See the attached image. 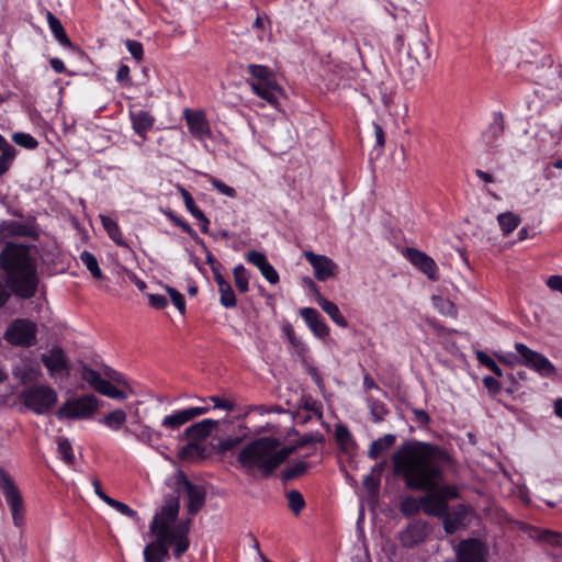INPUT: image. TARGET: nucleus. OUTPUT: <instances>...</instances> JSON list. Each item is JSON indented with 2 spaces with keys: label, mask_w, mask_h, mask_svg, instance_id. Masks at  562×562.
<instances>
[{
  "label": "nucleus",
  "mask_w": 562,
  "mask_h": 562,
  "mask_svg": "<svg viewBox=\"0 0 562 562\" xmlns=\"http://www.w3.org/2000/svg\"><path fill=\"white\" fill-rule=\"evenodd\" d=\"M394 473L414 491H434L442 480L440 450L430 443L411 441L401 445L392 456Z\"/></svg>",
  "instance_id": "obj_1"
},
{
  "label": "nucleus",
  "mask_w": 562,
  "mask_h": 562,
  "mask_svg": "<svg viewBox=\"0 0 562 562\" xmlns=\"http://www.w3.org/2000/svg\"><path fill=\"white\" fill-rule=\"evenodd\" d=\"M179 508V499L171 496L155 514L149 525V533L154 540L144 548V562H166L170 557V548L176 559H180L188 551L191 520H178Z\"/></svg>",
  "instance_id": "obj_2"
},
{
  "label": "nucleus",
  "mask_w": 562,
  "mask_h": 562,
  "mask_svg": "<svg viewBox=\"0 0 562 562\" xmlns=\"http://www.w3.org/2000/svg\"><path fill=\"white\" fill-rule=\"evenodd\" d=\"M29 245L8 241L0 255V265L7 273V284L21 297H32L37 289L36 262Z\"/></svg>",
  "instance_id": "obj_3"
},
{
  "label": "nucleus",
  "mask_w": 562,
  "mask_h": 562,
  "mask_svg": "<svg viewBox=\"0 0 562 562\" xmlns=\"http://www.w3.org/2000/svg\"><path fill=\"white\" fill-rule=\"evenodd\" d=\"M293 450L292 447L282 446L277 438L260 437L240 449L237 462L249 475L259 473L262 477H269Z\"/></svg>",
  "instance_id": "obj_4"
},
{
  "label": "nucleus",
  "mask_w": 562,
  "mask_h": 562,
  "mask_svg": "<svg viewBox=\"0 0 562 562\" xmlns=\"http://www.w3.org/2000/svg\"><path fill=\"white\" fill-rule=\"evenodd\" d=\"M100 408V400L93 394H86L66 400L56 416L58 419H90Z\"/></svg>",
  "instance_id": "obj_5"
},
{
  "label": "nucleus",
  "mask_w": 562,
  "mask_h": 562,
  "mask_svg": "<svg viewBox=\"0 0 562 562\" xmlns=\"http://www.w3.org/2000/svg\"><path fill=\"white\" fill-rule=\"evenodd\" d=\"M23 404L36 414H45L58 400L57 392L48 385H33L21 392Z\"/></svg>",
  "instance_id": "obj_6"
},
{
  "label": "nucleus",
  "mask_w": 562,
  "mask_h": 562,
  "mask_svg": "<svg viewBox=\"0 0 562 562\" xmlns=\"http://www.w3.org/2000/svg\"><path fill=\"white\" fill-rule=\"evenodd\" d=\"M0 487L10 508L14 526L22 527L25 524L24 501L19 487L4 471L0 473Z\"/></svg>",
  "instance_id": "obj_7"
},
{
  "label": "nucleus",
  "mask_w": 562,
  "mask_h": 562,
  "mask_svg": "<svg viewBox=\"0 0 562 562\" xmlns=\"http://www.w3.org/2000/svg\"><path fill=\"white\" fill-rule=\"evenodd\" d=\"M37 326L25 318L14 319L4 333V339L12 346L32 347L36 344Z\"/></svg>",
  "instance_id": "obj_8"
},
{
  "label": "nucleus",
  "mask_w": 562,
  "mask_h": 562,
  "mask_svg": "<svg viewBox=\"0 0 562 562\" xmlns=\"http://www.w3.org/2000/svg\"><path fill=\"white\" fill-rule=\"evenodd\" d=\"M515 349L520 357L519 362L521 364L535 370L542 376L555 374L554 366L542 353L531 350L522 342H516Z\"/></svg>",
  "instance_id": "obj_9"
},
{
  "label": "nucleus",
  "mask_w": 562,
  "mask_h": 562,
  "mask_svg": "<svg viewBox=\"0 0 562 562\" xmlns=\"http://www.w3.org/2000/svg\"><path fill=\"white\" fill-rule=\"evenodd\" d=\"M41 361L47 369L48 375L53 379H66L70 374L68 357L58 346H55L47 352L42 353Z\"/></svg>",
  "instance_id": "obj_10"
},
{
  "label": "nucleus",
  "mask_w": 562,
  "mask_h": 562,
  "mask_svg": "<svg viewBox=\"0 0 562 562\" xmlns=\"http://www.w3.org/2000/svg\"><path fill=\"white\" fill-rule=\"evenodd\" d=\"M178 484L179 490H181L187 496L188 514L192 516L196 515L205 505V487L203 485L193 484L186 477H183L182 481L179 482Z\"/></svg>",
  "instance_id": "obj_11"
},
{
  "label": "nucleus",
  "mask_w": 562,
  "mask_h": 562,
  "mask_svg": "<svg viewBox=\"0 0 562 562\" xmlns=\"http://www.w3.org/2000/svg\"><path fill=\"white\" fill-rule=\"evenodd\" d=\"M303 256L313 267L314 276L318 281H326L338 273V266L329 257L316 255L311 250H305Z\"/></svg>",
  "instance_id": "obj_12"
},
{
  "label": "nucleus",
  "mask_w": 562,
  "mask_h": 562,
  "mask_svg": "<svg viewBox=\"0 0 562 562\" xmlns=\"http://www.w3.org/2000/svg\"><path fill=\"white\" fill-rule=\"evenodd\" d=\"M521 75L527 80L535 83L552 88V80L550 76L555 74V69L552 66H544L537 63L525 61L519 65Z\"/></svg>",
  "instance_id": "obj_13"
},
{
  "label": "nucleus",
  "mask_w": 562,
  "mask_h": 562,
  "mask_svg": "<svg viewBox=\"0 0 562 562\" xmlns=\"http://www.w3.org/2000/svg\"><path fill=\"white\" fill-rule=\"evenodd\" d=\"M458 562H487L484 544L477 539H467L457 549Z\"/></svg>",
  "instance_id": "obj_14"
},
{
  "label": "nucleus",
  "mask_w": 562,
  "mask_h": 562,
  "mask_svg": "<svg viewBox=\"0 0 562 562\" xmlns=\"http://www.w3.org/2000/svg\"><path fill=\"white\" fill-rule=\"evenodd\" d=\"M183 117L193 137L205 139L211 136L210 124L203 111L186 109L183 111Z\"/></svg>",
  "instance_id": "obj_15"
},
{
  "label": "nucleus",
  "mask_w": 562,
  "mask_h": 562,
  "mask_svg": "<svg viewBox=\"0 0 562 562\" xmlns=\"http://www.w3.org/2000/svg\"><path fill=\"white\" fill-rule=\"evenodd\" d=\"M404 256L414 267L418 268L430 280L437 279V265L435 260L431 257H429L426 252L420 251L416 248H406Z\"/></svg>",
  "instance_id": "obj_16"
},
{
  "label": "nucleus",
  "mask_w": 562,
  "mask_h": 562,
  "mask_svg": "<svg viewBox=\"0 0 562 562\" xmlns=\"http://www.w3.org/2000/svg\"><path fill=\"white\" fill-rule=\"evenodd\" d=\"M505 131V119L502 112H494L492 121L487 128L483 132L482 137L484 143L490 148H496L499 146V140L503 137Z\"/></svg>",
  "instance_id": "obj_17"
},
{
  "label": "nucleus",
  "mask_w": 562,
  "mask_h": 562,
  "mask_svg": "<svg viewBox=\"0 0 562 562\" xmlns=\"http://www.w3.org/2000/svg\"><path fill=\"white\" fill-rule=\"evenodd\" d=\"M468 508L463 504H459L447 509L443 518V529L447 533H454L458 529L467 525Z\"/></svg>",
  "instance_id": "obj_18"
},
{
  "label": "nucleus",
  "mask_w": 562,
  "mask_h": 562,
  "mask_svg": "<svg viewBox=\"0 0 562 562\" xmlns=\"http://www.w3.org/2000/svg\"><path fill=\"white\" fill-rule=\"evenodd\" d=\"M12 374L22 384L35 382L42 374L38 364L31 359L24 358L12 369Z\"/></svg>",
  "instance_id": "obj_19"
},
{
  "label": "nucleus",
  "mask_w": 562,
  "mask_h": 562,
  "mask_svg": "<svg viewBox=\"0 0 562 562\" xmlns=\"http://www.w3.org/2000/svg\"><path fill=\"white\" fill-rule=\"evenodd\" d=\"M300 315L315 336L325 338L329 335V327L315 308L303 307L300 310Z\"/></svg>",
  "instance_id": "obj_20"
},
{
  "label": "nucleus",
  "mask_w": 562,
  "mask_h": 562,
  "mask_svg": "<svg viewBox=\"0 0 562 562\" xmlns=\"http://www.w3.org/2000/svg\"><path fill=\"white\" fill-rule=\"evenodd\" d=\"M213 277L218 286L220 303L226 308H234L237 305V299L231 283L224 278L218 267L213 268Z\"/></svg>",
  "instance_id": "obj_21"
},
{
  "label": "nucleus",
  "mask_w": 562,
  "mask_h": 562,
  "mask_svg": "<svg viewBox=\"0 0 562 562\" xmlns=\"http://www.w3.org/2000/svg\"><path fill=\"white\" fill-rule=\"evenodd\" d=\"M130 119L132 127L143 142L147 138V133L153 128L155 124V117L145 110L130 111Z\"/></svg>",
  "instance_id": "obj_22"
},
{
  "label": "nucleus",
  "mask_w": 562,
  "mask_h": 562,
  "mask_svg": "<svg viewBox=\"0 0 562 562\" xmlns=\"http://www.w3.org/2000/svg\"><path fill=\"white\" fill-rule=\"evenodd\" d=\"M249 86L256 95L265 100L272 108H278L280 89L273 80L267 82H249Z\"/></svg>",
  "instance_id": "obj_23"
},
{
  "label": "nucleus",
  "mask_w": 562,
  "mask_h": 562,
  "mask_svg": "<svg viewBox=\"0 0 562 562\" xmlns=\"http://www.w3.org/2000/svg\"><path fill=\"white\" fill-rule=\"evenodd\" d=\"M422 509L429 516L442 518L447 514L448 503L441 495L429 493L420 497Z\"/></svg>",
  "instance_id": "obj_24"
},
{
  "label": "nucleus",
  "mask_w": 562,
  "mask_h": 562,
  "mask_svg": "<svg viewBox=\"0 0 562 562\" xmlns=\"http://www.w3.org/2000/svg\"><path fill=\"white\" fill-rule=\"evenodd\" d=\"M217 426L218 420L206 418L189 426L184 430V436L189 440L198 443L199 441L206 439Z\"/></svg>",
  "instance_id": "obj_25"
},
{
  "label": "nucleus",
  "mask_w": 562,
  "mask_h": 562,
  "mask_svg": "<svg viewBox=\"0 0 562 562\" xmlns=\"http://www.w3.org/2000/svg\"><path fill=\"white\" fill-rule=\"evenodd\" d=\"M179 192L183 199V202H184V205H186V209L188 210V212L195 218L200 222V226H201V232L203 234H207L209 233V225H210V220L205 216V214L203 213V211L195 204V201L193 199V196L191 195V193L186 190L184 188L180 187L179 188Z\"/></svg>",
  "instance_id": "obj_26"
},
{
  "label": "nucleus",
  "mask_w": 562,
  "mask_h": 562,
  "mask_svg": "<svg viewBox=\"0 0 562 562\" xmlns=\"http://www.w3.org/2000/svg\"><path fill=\"white\" fill-rule=\"evenodd\" d=\"M316 302L335 324L342 328H346L348 326V322L345 318V316L340 313V310L337 306V304L324 297L318 291L316 292Z\"/></svg>",
  "instance_id": "obj_27"
},
{
  "label": "nucleus",
  "mask_w": 562,
  "mask_h": 562,
  "mask_svg": "<svg viewBox=\"0 0 562 562\" xmlns=\"http://www.w3.org/2000/svg\"><path fill=\"white\" fill-rule=\"evenodd\" d=\"M31 227L18 221H5L0 224V241L14 236H29Z\"/></svg>",
  "instance_id": "obj_28"
},
{
  "label": "nucleus",
  "mask_w": 562,
  "mask_h": 562,
  "mask_svg": "<svg viewBox=\"0 0 562 562\" xmlns=\"http://www.w3.org/2000/svg\"><path fill=\"white\" fill-rule=\"evenodd\" d=\"M425 538V528L419 524L409 525L402 531L400 540L403 547L413 548L423 542Z\"/></svg>",
  "instance_id": "obj_29"
},
{
  "label": "nucleus",
  "mask_w": 562,
  "mask_h": 562,
  "mask_svg": "<svg viewBox=\"0 0 562 562\" xmlns=\"http://www.w3.org/2000/svg\"><path fill=\"white\" fill-rule=\"evenodd\" d=\"M396 437L392 434H386L383 437L372 441L368 450V457L376 460L384 452H386L395 443Z\"/></svg>",
  "instance_id": "obj_30"
},
{
  "label": "nucleus",
  "mask_w": 562,
  "mask_h": 562,
  "mask_svg": "<svg viewBox=\"0 0 562 562\" xmlns=\"http://www.w3.org/2000/svg\"><path fill=\"white\" fill-rule=\"evenodd\" d=\"M46 19L49 26L50 32L54 34L56 41L65 46V47H72V43L70 42L69 37L67 36V33L61 25L60 21L50 12L46 11Z\"/></svg>",
  "instance_id": "obj_31"
},
{
  "label": "nucleus",
  "mask_w": 562,
  "mask_h": 562,
  "mask_svg": "<svg viewBox=\"0 0 562 562\" xmlns=\"http://www.w3.org/2000/svg\"><path fill=\"white\" fill-rule=\"evenodd\" d=\"M190 420H192V414H189L188 409L184 408L165 416L161 420V426L170 430H177Z\"/></svg>",
  "instance_id": "obj_32"
},
{
  "label": "nucleus",
  "mask_w": 562,
  "mask_h": 562,
  "mask_svg": "<svg viewBox=\"0 0 562 562\" xmlns=\"http://www.w3.org/2000/svg\"><path fill=\"white\" fill-rule=\"evenodd\" d=\"M101 223L106 231L109 237L117 245L122 247H127V244L125 243L123 238V234L121 232V228L117 224V222L109 216L101 215Z\"/></svg>",
  "instance_id": "obj_33"
},
{
  "label": "nucleus",
  "mask_w": 562,
  "mask_h": 562,
  "mask_svg": "<svg viewBox=\"0 0 562 562\" xmlns=\"http://www.w3.org/2000/svg\"><path fill=\"white\" fill-rule=\"evenodd\" d=\"M100 386L101 387H99L98 391L100 394L117 401L126 400L132 393V390H126L124 387L119 389L108 380H105Z\"/></svg>",
  "instance_id": "obj_34"
},
{
  "label": "nucleus",
  "mask_w": 562,
  "mask_h": 562,
  "mask_svg": "<svg viewBox=\"0 0 562 562\" xmlns=\"http://www.w3.org/2000/svg\"><path fill=\"white\" fill-rule=\"evenodd\" d=\"M498 225L504 235H509L520 224V217L513 212H504L497 215Z\"/></svg>",
  "instance_id": "obj_35"
},
{
  "label": "nucleus",
  "mask_w": 562,
  "mask_h": 562,
  "mask_svg": "<svg viewBox=\"0 0 562 562\" xmlns=\"http://www.w3.org/2000/svg\"><path fill=\"white\" fill-rule=\"evenodd\" d=\"M102 501L108 504L110 507L119 512L121 515L130 517L135 521H139V516L137 512L132 509L127 504L116 501L109 495H102Z\"/></svg>",
  "instance_id": "obj_36"
},
{
  "label": "nucleus",
  "mask_w": 562,
  "mask_h": 562,
  "mask_svg": "<svg viewBox=\"0 0 562 562\" xmlns=\"http://www.w3.org/2000/svg\"><path fill=\"white\" fill-rule=\"evenodd\" d=\"M288 507L295 515L299 516L305 507V499L302 493L297 490H291L285 493Z\"/></svg>",
  "instance_id": "obj_37"
},
{
  "label": "nucleus",
  "mask_w": 562,
  "mask_h": 562,
  "mask_svg": "<svg viewBox=\"0 0 562 562\" xmlns=\"http://www.w3.org/2000/svg\"><path fill=\"white\" fill-rule=\"evenodd\" d=\"M167 217L187 233L196 244L204 246V241L199 237L196 232L190 226L188 222L176 215L172 211L165 212Z\"/></svg>",
  "instance_id": "obj_38"
},
{
  "label": "nucleus",
  "mask_w": 562,
  "mask_h": 562,
  "mask_svg": "<svg viewBox=\"0 0 562 562\" xmlns=\"http://www.w3.org/2000/svg\"><path fill=\"white\" fill-rule=\"evenodd\" d=\"M81 379L86 381L93 390L99 391L100 385L104 383L105 379H103L100 372L90 368L89 366H82L81 369Z\"/></svg>",
  "instance_id": "obj_39"
},
{
  "label": "nucleus",
  "mask_w": 562,
  "mask_h": 562,
  "mask_svg": "<svg viewBox=\"0 0 562 562\" xmlns=\"http://www.w3.org/2000/svg\"><path fill=\"white\" fill-rule=\"evenodd\" d=\"M234 281L237 290L245 293L249 290V273L243 265H237L233 270Z\"/></svg>",
  "instance_id": "obj_40"
},
{
  "label": "nucleus",
  "mask_w": 562,
  "mask_h": 562,
  "mask_svg": "<svg viewBox=\"0 0 562 562\" xmlns=\"http://www.w3.org/2000/svg\"><path fill=\"white\" fill-rule=\"evenodd\" d=\"M125 422L126 413L123 409H115L102 419V423L112 430H119Z\"/></svg>",
  "instance_id": "obj_41"
},
{
  "label": "nucleus",
  "mask_w": 562,
  "mask_h": 562,
  "mask_svg": "<svg viewBox=\"0 0 562 562\" xmlns=\"http://www.w3.org/2000/svg\"><path fill=\"white\" fill-rule=\"evenodd\" d=\"M308 469V464L307 462L305 461H296L290 465H288L283 471H282V480L288 482V481H291L295 477H299L301 475H303Z\"/></svg>",
  "instance_id": "obj_42"
},
{
  "label": "nucleus",
  "mask_w": 562,
  "mask_h": 562,
  "mask_svg": "<svg viewBox=\"0 0 562 562\" xmlns=\"http://www.w3.org/2000/svg\"><path fill=\"white\" fill-rule=\"evenodd\" d=\"M80 260L86 266V268L90 271L91 276L94 279H101L103 277L102 271L99 267L98 260L95 256L90 251H82L80 254Z\"/></svg>",
  "instance_id": "obj_43"
},
{
  "label": "nucleus",
  "mask_w": 562,
  "mask_h": 562,
  "mask_svg": "<svg viewBox=\"0 0 562 562\" xmlns=\"http://www.w3.org/2000/svg\"><path fill=\"white\" fill-rule=\"evenodd\" d=\"M57 450H58L60 459L63 461H65L67 464H72L75 462V454L72 451V447L67 438H65V437L57 438Z\"/></svg>",
  "instance_id": "obj_44"
},
{
  "label": "nucleus",
  "mask_w": 562,
  "mask_h": 562,
  "mask_svg": "<svg viewBox=\"0 0 562 562\" xmlns=\"http://www.w3.org/2000/svg\"><path fill=\"white\" fill-rule=\"evenodd\" d=\"M135 438L140 442L153 446L160 440L161 434L145 425L139 432L135 434Z\"/></svg>",
  "instance_id": "obj_45"
},
{
  "label": "nucleus",
  "mask_w": 562,
  "mask_h": 562,
  "mask_svg": "<svg viewBox=\"0 0 562 562\" xmlns=\"http://www.w3.org/2000/svg\"><path fill=\"white\" fill-rule=\"evenodd\" d=\"M475 358H476V360L479 361L480 364L486 367L495 375H497V376H502L503 375V370L499 368V366L495 362V360L492 357H490L483 350H476L475 351Z\"/></svg>",
  "instance_id": "obj_46"
},
{
  "label": "nucleus",
  "mask_w": 562,
  "mask_h": 562,
  "mask_svg": "<svg viewBox=\"0 0 562 562\" xmlns=\"http://www.w3.org/2000/svg\"><path fill=\"white\" fill-rule=\"evenodd\" d=\"M204 449L196 442L190 441L184 447L181 448L179 456L184 460H193L195 458L203 457Z\"/></svg>",
  "instance_id": "obj_47"
},
{
  "label": "nucleus",
  "mask_w": 562,
  "mask_h": 562,
  "mask_svg": "<svg viewBox=\"0 0 562 562\" xmlns=\"http://www.w3.org/2000/svg\"><path fill=\"white\" fill-rule=\"evenodd\" d=\"M248 74H250L255 79H257L256 82H267L272 80V72L267 66L249 65Z\"/></svg>",
  "instance_id": "obj_48"
},
{
  "label": "nucleus",
  "mask_w": 562,
  "mask_h": 562,
  "mask_svg": "<svg viewBox=\"0 0 562 562\" xmlns=\"http://www.w3.org/2000/svg\"><path fill=\"white\" fill-rule=\"evenodd\" d=\"M13 140L19 146L27 149H34L38 145V142L35 139V137L27 133H15L13 135Z\"/></svg>",
  "instance_id": "obj_49"
},
{
  "label": "nucleus",
  "mask_w": 562,
  "mask_h": 562,
  "mask_svg": "<svg viewBox=\"0 0 562 562\" xmlns=\"http://www.w3.org/2000/svg\"><path fill=\"white\" fill-rule=\"evenodd\" d=\"M166 291L170 296V300L172 304L176 306V308L179 311L181 315L186 314V301L183 295L171 286H166Z\"/></svg>",
  "instance_id": "obj_50"
},
{
  "label": "nucleus",
  "mask_w": 562,
  "mask_h": 562,
  "mask_svg": "<svg viewBox=\"0 0 562 562\" xmlns=\"http://www.w3.org/2000/svg\"><path fill=\"white\" fill-rule=\"evenodd\" d=\"M369 407L375 423L382 422L389 413L386 406L380 401H371Z\"/></svg>",
  "instance_id": "obj_51"
},
{
  "label": "nucleus",
  "mask_w": 562,
  "mask_h": 562,
  "mask_svg": "<svg viewBox=\"0 0 562 562\" xmlns=\"http://www.w3.org/2000/svg\"><path fill=\"white\" fill-rule=\"evenodd\" d=\"M335 437L337 442L345 449L352 443V436L346 426L339 425L336 427Z\"/></svg>",
  "instance_id": "obj_52"
},
{
  "label": "nucleus",
  "mask_w": 562,
  "mask_h": 562,
  "mask_svg": "<svg viewBox=\"0 0 562 562\" xmlns=\"http://www.w3.org/2000/svg\"><path fill=\"white\" fill-rule=\"evenodd\" d=\"M125 46L135 60H137V61L143 60L144 48H143V44L140 42L135 41V40H126Z\"/></svg>",
  "instance_id": "obj_53"
},
{
  "label": "nucleus",
  "mask_w": 562,
  "mask_h": 562,
  "mask_svg": "<svg viewBox=\"0 0 562 562\" xmlns=\"http://www.w3.org/2000/svg\"><path fill=\"white\" fill-rule=\"evenodd\" d=\"M420 507V498L416 499L414 497L405 498L401 505L402 513L405 515H414L419 510Z\"/></svg>",
  "instance_id": "obj_54"
},
{
  "label": "nucleus",
  "mask_w": 562,
  "mask_h": 562,
  "mask_svg": "<svg viewBox=\"0 0 562 562\" xmlns=\"http://www.w3.org/2000/svg\"><path fill=\"white\" fill-rule=\"evenodd\" d=\"M16 156V149L1 153L0 155V176L4 175L11 167Z\"/></svg>",
  "instance_id": "obj_55"
},
{
  "label": "nucleus",
  "mask_w": 562,
  "mask_h": 562,
  "mask_svg": "<svg viewBox=\"0 0 562 562\" xmlns=\"http://www.w3.org/2000/svg\"><path fill=\"white\" fill-rule=\"evenodd\" d=\"M210 182L213 186V188H215L220 193L228 198H234L236 195V190L233 187L227 186L223 181L214 177H211Z\"/></svg>",
  "instance_id": "obj_56"
},
{
  "label": "nucleus",
  "mask_w": 562,
  "mask_h": 562,
  "mask_svg": "<svg viewBox=\"0 0 562 562\" xmlns=\"http://www.w3.org/2000/svg\"><path fill=\"white\" fill-rule=\"evenodd\" d=\"M381 480L375 474H368L363 479V487L371 494L378 493Z\"/></svg>",
  "instance_id": "obj_57"
},
{
  "label": "nucleus",
  "mask_w": 562,
  "mask_h": 562,
  "mask_svg": "<svg viewBox=\"0 0 562 562\" xmlns=\"http://www.w3.org/2000/svg\"><path fill=\"white\" fill-rule=\"evenodd\" d=\"M262 277L271 284H276L279 281V273L273 266L268 261L263 267H260Z\"/></svg>",
  "instance_id": "obj_58"
},
{
  "label": "nucleus",
  "mask_w": 562,
  "mask_h": 562,
  "mask_svg": "<svg viewBox=\"0 0 562 562\" xmlns=\"http://www.w3.org/2000/svg\"><path fill=\"white\" fill-rule=\"evenodd\" d=\"M246 258H247L248 262L256 266L259 270H260V267H263L268 262L266 256L262 252L257 251V250L249 251L247 254Z\"/></svg>",
  "instance_id": "obj_59"
},
{
  "label": "nucleus",
  "mask_w": 562,
  "mask_h": 562,
  "mask_svg": "<svg viewBox=\"0 0 562 562\" xmlns=\"http://www.w3.org/2000/svg\"><path fill=\"white\" fill-rule=\"evenodd\" d=\"M203 402L210 401L214 404V408H222L227 412H232L234 409V404L229 401L222 400L218 396H210L209 398H203Z\"/></svg>",
  "instance_id": "obj_60"
},
{
  "label": "nucleus",
  "mask_w": 562,
  "mask_h": 562,
  "mask_svg": "<svg viewBox=\"0 0 562 562\" xmlns=\"http://www.w3.org/2000/svg\"><path fill=\"white\" fill-rule=\"evenodd\" d=\"M239 443H240V438H238V437H227V438L222 439L218 442V450L223 451V452H226V451H229V450L234 449Z\"/></svg>",
  "instance_id": "obj_61"
},
{
  "label": "nucleus",
  "mask_w": 562,
  "mask_h": 562,
  "mask_svg": "<svg viewBox=\"0 0 562 562\" xmlns=\"http://www.w3.org/2000/svg\"><path fill=\"white\" fill-rule=\"evenodd\" d=\"M435 493L436 495H441L447 503L449 499H453L459 496L458 490L452 485H445L438 492Z\"/></svg>",
  "instance_id": "obj_62"
},
{
  "label": "nucleus",
  "mask_w": 562,
  "mask_h": 562,
  "mask_svg": "<svg viewBox=\"0 0 562 562\" xmlns=\"http://www.w3.org/2000/svg\"><path fill=\"white\" fill-rule=\"evenodd\" d=\"M149 305L157 310H162L167 306V299L161 294H148Z\"/></svg>",
  "instance_id": "obj_63"
},
{
  "label": "nucleus",
  "mask_w": 562,
  "mask_h": 562,
  "mask_svg": "<svg viewBox=\"0 0 562 562\" xmlns=\"http://www.w3.org/2000/svg\"><path fill=\"white\" fill-rule=\"evenodd\" d=\"M547 285L553 290V291H558L562 294V276H551L549 277V279L547 280Z\"/></svg>",
  "instance_id": "obj_64"
}]
</instances>
